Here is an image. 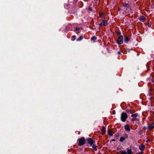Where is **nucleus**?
Here are the masks:
<instances>
[{"label": "nucleus", "mask_w": 154, "mask_h": 154, "mask_svg": "<svg viewBox=\"0 0 154 154\" xmlns=\"http://www.w3.org/2000/svg\"><path fill=\"white\" fill-rule=\"evenodd\" d=\"M88 9H89V10H90V11H91L92 10V9L90 7H89V8H88Z\"/></svg>", "instance_id": "obj_22"}, {"label": "nucleus", "mask_w": 154, "mask_h": 154, "mask_svg": "<svg viewBox=\"0 0 154 154\" xmlns=\"http://www.w3.org/2000/svg\"><path fill=\"white\" fill-rule=\"evenodd\" d=\"M125 140V138L123 137H120V139L119 141L121 142H122L123 141H124Z\"/></svg>", "instance_id": "obj_17"}, {"label": "nucleus", "mask_w": 154, "mask_h": 154, "mask_svg": "<svg viewBox=\"0 0 154 154\" xmlns=\"http://www.w3.org/2000/svg\"><path fill=\"white\" fill-rule=\"evenodd\" d=\"M128 118V115L125 112H123L121 115V119L122 121L125 122Z\"/></svg>", "instance_id": "obj_2"}, {"label": "nucleus", "mask_w": 154, "mask_h": 154, "mask_svg": "<svg viewBox=\"0 0 154 154\" xmlns=\"http://www.w3.org/2000/svg\"><path fill=\"white\" fill-rule=\"evenodd\" d=\"M108 134L110 136H112L113 135V134L112 131L110 130H108Z\"/></svg>", "instance_id": "obj_11"}, {"label": "nucleus", "mask_w": 154, "mask_h": 154, "mask_svg": "<svg viewBox=\"0 0 154 154\" xmlns=\"http://www.w3.org/2000/svg\"><path fill=\"white\" fill-rule=\"evenodd\" d=\"M131 149H128L127 154H127H131Z\"/></svg>", "instance_id": "obj_14"}, {"label": "nucleus", "mask_w": 154, "mask_h": 154, "mask_svg": "<svg viewBox=\"0 0 154 154\" xmlns=\"http://www.w3.org/2000/svg\"><path fill=\"white\" fill-rule=\"evenodd\" d=\"M115 111H113V113L114 114H115Z\"/></svg>", "instance_id": "obj_24"}, {"label": "nucleus", "mask_w": 154, "mask_h": 154, "mask_svg": "<svg viewBox=\"0 0 154 154\" xmlns=\"http://www.w3.org/2000/svg\"><path fill=\"white\" fill-rule=\"evenodd\" d=\"M117 43L119 45H121L123 43V37L122 35H120L118 38L117 41Z\"/></svg>", "instance_id": "obj_4"}, {"label": "nucleus", "mask_w": 154, "mask_h": 154, "mask_svg": "<svg viewBox=\"0 0 154 154\" xmlns=\"http://www.w3.org/2000/svg\"><path fill=\"white\" fill-rule=\"evenodd\" d=\"M88 141L89 144L90 145H92L94 143V141L91 138H89L88 140Z\"/></svg>", "instance_id": "obj_8"}, {"label": "nucleus", "mask_w": 154, "mask_h": 154, "mask_svg": "<svg viewBox=\"0 0 154 154\" xmlns=\"http://www.w3.org/2000/svg\"><path fill=\"white\" fill-rule=\"evenodd\" d=\"M79 29V28H75V30L76 31H78Z\"/></svg>", "instance_id": "obj_21"}, {"label": "nucleus", "mask_w": 154, "mask_h": 154, "mask_svg": "<svg viewBox=\"0 0 154 154\" xmlns=\"http://www.w3.org/2000/svg\"><path fill=\"white\" fill-rule=\"evenodd\" d=\"M145 17L144 16H141L140 18V20L141 21L143 22L145 21Z\"/></svg>", "instance_id": "obj_12"}, {"label": "nucleus", "mask_w": 154, "mask_h": 154, "mask_svg": "<svg viewBox=\"0 0 154 154\" xmlns=\"http://www.w3.org/2000/svg\"><path fill=\"white\" fill-rule=\"evenodd\" d=\"M72 37L73 38H75V36H73Z\"/></svg>", "instance_id": "obj_25"}, {"label": "nucleus", "mask_w": 154, "mask_h": 154, "mask_svg": "<svg viewBox=\"0 0 154 154\" xmlns=\"http://www.w3.org/2000/svg\"><path fill=\"white\" fill-rule=\"evenodd\" d=\"M121 54V52L120 51H118V54Z\"/></svg>", "instance_id": "obj_23"}, {"label": "nucleus", "mask_w": 154, "mask_h": 154, "mask_svg": "<svg viewBox=\"0 0 154 154\" xmlns=\"http://www.w3.org/2000/svg\"><path fill=\"white\" fill-rule=\"evenodd\" d=\"M145 147L144 145L143 144H141L139 146V149L141 151L143 150L144 149Z\"/></svg>", "instance_id": "obj_9"}, {"label": "nucleus", "mask_w": 154, "mask_h": 154, "mask_svg": "<svg viewBox=\"0 0 154 154\" xmlns=\"http://www.w3.org/2000/svg\"><path fill=\"white\" fill-rule=\"evenodd\" d=\"M100 17L101 18L103 19L104 17V14L103 13H100Z\"/></svg>", "instance_id": "obj_13"}, {"label": "nucleus", "mask_w": 154, "mask_h": 154, "mask_svg": "<svg viewBox=\"0 0 154 154\" xmlns=\"http://www.w3.org/2000/svg\"><path fill=\"white\" fill-rule=\"evenodd\" d=\"M129 38L128 37H126L125 39V42L127 43L129 41Z\"/></svg>", "instance_id": "obj_16"}, {"label": "nucleus", "mask_w": 154, "mask_h": 154, "mask_svg": "<svg viewBox=\"0 0 154 154\" xmlns=\"http://www.w3.org/2000/svg\"><path fill=\"white\" fill-rule=\"evenodd\" d=\"M124 6L125 7H127L128 6V4H124Z\"/></svg>", "instance_id": "obj_20"}, {"label": "nucleus", "mask_w": 154, "mask_h": 154, "mask_svg": "<svg viewBox=\"0 0 154 154\" xmlns=\"http://www.w3.org/2000/svg\"><path fill=\"white\" fill-rule=\"evenodd\" d=\"M79 143L78 145L79 146H81L85 144V140L84 137L79 139L78 140Z\"/></svg>", "instance_id": "obj_3"}, {"label": "nucleus", "mask_w": 154, "mask_h": 154, "mask_svg": "<svg viewBox=\"0 0 154 154\" xmlns=\"http://www.w3.org/2000/svg\"><path fill=\"white\" fill-rule=\"evenodd\" d=\"M97 38L95 36H93L91 38V41H94Z\"/></svg>", "instance_id": "obj_18"}, {"label": "nucleus", "mask_w": 154, "mask_h": 154, "mask_svg": "<svg viewBox=\"0 0 154 154\" xmlns=\"http://www.w3.org/2000/svg\"><path fill=\"white\" fill-rule=\"evenodd\" d=\"M119 10H120V9L119 8Z\"/></svg>", "instance_id": "obj_27"}, {"label": "nucleus", "mask_w": 154, "mask_h": 154, "mask_svg": "<svg viewBox=\"0 0 154 154\" xmlns=\"http://www.w3.org/2000/svg\"><path fill=\"white\" fill-rule=\"evenodd\" d=\"M97 146H96V145L93 144L92 145V148L95 151H96L97 150Z\"/></svg>", "instance_id": "obj_15"}, {"label": "nucleus", "mask_w": 154, "mask_h": 154, "mask_svg": "<svg viewBox=\"0 0 154 154\" xmlns=\"http://www.w3.org/2000/svg\"><path fill=\"white\" fill-rule=\"evenodd\" d=\"M154 128V122L152 124L149 125L147 127V129L151 130Z\"/></svg>", "instance_id": "obj_6"}, {"label": "nucleus", "mask_w": 154, "mask_h": 154, "mask_svg": "<svg viewBox=\"0 0 154 154\" xmlns=\"http://www.w3.org/2000/svg\"><path fill=\"white\" fill-rule=\"evenodd\" d=\"M124 128L127 131H130V129L129 126L128 125H125Z\"/></svg>", "instance_id": "obj_7"}, {"label": "nucleus", "mask_w": 154, "mask_h": 154, "mask_svg": "<svg viewBox=\"0 0 154 154\" xmlns=\"http://www.w3.org/2000/svg\"><path fill=\"white\" fill-rule=\"evenodd\" d=\"M108 24V22L106 20H104L103 19L102 20V22L100 24V25L106 26Z\"/></svg>", "instance_id": "obj_5"}, {"label": "nucleus", "mask_w": 154, "mask_h": 154, "mask_svg": "<svg viewBox=\"0 0 154 154\" xmlns=\"http://www.w3.org/2000/svg\"><path fill=\"white\" fill-rule=\"evenodd\" d=\"M72 37L73 38H75V36H73Z\"/></svg>", "instance_id": "obj_26"}, {"label": "nucleus", "mask_w": 154, "mask_h": 154, "mask_svg": "<svg viewBox=\"0 0 154 154\" xmlns=\"http://www.w3.org/2000/svg\"><path fill=\"white\" fill-rule=\"evenodd\" d=\"M83 39V37L82 36H81L78 39H77V41H79Z\"/></svg>", "instance_id": "obj_19"}, {"label": "nucleus", "mask_w": 154, "mask_h": 154, "mask_svg": "<svg viewBox=\"0 0 154 154\" xmlns=\"http://www.w3.org/2000/svg\"><path fill=\"white\" fill-rule=\"evenodd\" d=\"M106 131L105 128L104 127H103L101 131V132L102 134H105Z\"/></svg>", "instance_id": "obj_10"}, {"label": "nucleus", "mask_w": 154, "mask_h": 154, "mask_svg": "<svg viewBox=\"0 0 154 154\" xmlns=\"http://www.w3.org/2000/svg\"><path fill=\"white\" fill-rule=\"evenodd\" d=\"M131 117L132 118L131 119V120L133 122L135 121L138 122L140 119V116L137 113L132 114L131 115Z\"/></svg>", "instance_id": "obj_1"}]
</instances>
